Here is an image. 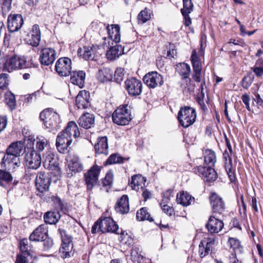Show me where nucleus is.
I'll use <instances>...</instances> for the list:
<instances>
[{
	"mask_svg": "<svg viewBox=\"0 0 263 263\" xmlns=\"http://www.w3.org/2000/svg\"><path fill=\"white\" fill-rule=\"evenodd\" d=\"M100 229H101L102 233L110 232L116 234H120L119 239L120 241L125 244L130 243L132 238L124 231H121V233L118 232L119 230L118 226L114 220L110 217H105L101 219V224Z\"/></svg>",
	"mask_w": 263,
	"mask_h": 263,
	"instance_id": "obj_1",
	"label": "nucleus"
},
{
	"mask_svg": "<svg viewBox=\"0 0 263 263\" xmlns=\"http://www.w3.org/2000/svg\"><path fill=\"white\" fill-rule=\"evenodd\" d=\"M112 120L114 123L119 125H126L132 120L130 106L127 104L120 106L113 112Z\"/></svg>",
	"mask_w": 263,
	"mask_h": 263,
	"instance_id": "obj_2",
	"label": "nucleus"
},
{
	"mask_svg": "<svg viewBox=\"0 0 263 263\" xmlns=\"http://www.w3.org/2000/svg\"><path fill=\"white\" fill-rule=\"evenodd\" d=\"M45 223L41 224L29 236L30 241H45L48 238V226L49 223V211H47L44 216Z\"/></svg>",
	"mask_w": 263,
	"mask_h": 263,
	"instance_id": "obj_3",
	"label": "nucleus"
},
{
	"mask_svg": "<svg viewBox=\"0 0 263 263\" xmlns=\"http://www.w3.org/2000/svg\"><path fill=\"white\" fill-rule=\"evenodd\" d=\"M28 67L26 59L24 57L17 55L8 58L4 64V70L9 72Z\"/></svg>",
	"mask_w": 263,
	"mask_h": 263,
	"instance_id": "obj_4",
	"label": "nucleus"
},
{
	"mask_svg": "<svg viewBox=\"0 0 263 263\" xmlns=\"http://www.w3.org/2000/svg\"><path fill=\"white\" fill-rule=\"evenodd\" d=\"M196 118L195 110L188 106L181 108L178 114L179 123L184 128L192 125L195 122Z\"/></svg>",
	"mask_w": 263,
	"mask_h": 263,
	"instance_id": "obj_5",
	"label": "nucleus"
},
{
	"mask_svg": "<svg viewBox=\"0 0 263 263\" xmlns=\"http://www.w3.org/2000/svg\"><path fill=\"white\" fill-rule=\"evenodd\" d=\"M109 44L104 42L103 43L92 45V47L85 46L83 49H79L78 53L82 56L83 58L86 60H93L95 57L98 54H101V50L105 49V47H108Z\"/></svg>",
	"mask_w": 263,
	"mask_h": 263,
	"instance_id": "obj_6",
	"label": "nucleus"
},
{
	"mask_svg": "<svg viewBox=\"0 0 263 263\" xmlns=\"http://www.w3.org/2000/svg\"><path fill=\"white\" fill-rule=\"evenodd\" d=\"M62 243L60 248V253L63 258L70 257L73 249L72 238L64 230L59 229Z\"/></svg>",
	"mask_w": 263,
	"mask_h": 263,
	"instance_id": "obj_7",
	"label": "nucleus"
},
{
	"mask_svg": "<svg viewBox=\"0 0 263 263\" xmlns=\"http://www.w3.org/2000/svg\"><path fill=\"white\" fill-rule=\"evenodd\" d=\"M25 149L24 142L23 141H16L11 143L7 148L6 154L2 160V166L6 164V161L14 157L19 158L23 153Z\"/></svg>",
	"mask_w": 263,
	"mask_h": 263,
	"instance_id": "obj_8",
	"label": "nucleus"
},
{
	"mask_svg": "<svg viewBox=\"0 0 263 263\" xmlns=\"http://www.w3.org/2000/svg\"><path fill=\"white\" fill-rule=\"evenodd\" d=\"M124 88L129 96L136 97L142 93V83L141 80L130 77L125 81Z\"/></svg>",
	"mask_w": 263,
	"mask_h": 263,
	"instance_id": "obj_9",
	"label": "nucleus"
},
{
	"mask_svg": "<svg viewBox=\"0 0 263 263\" xmlns=\"http://www.w3.org/2000/svg\"><path fill=\"white\" fill-rule=\"evenodd\" d=\"M71 64L70 59L67 57L61 58L57 61L54 69L60 76L67 77L71 73Z\"/></svg>",
	"mask_w": 263,
	"mask_h": 263,
	"instance_id": "obj_10",
	"label": "nucleus"
},
{
	"mask_svg": "<svg viewBox=\"0 0 263 263\" xmlns=\"http://www.w3.org/2000/svg\"><path fill=\"white\" fill-rule=\"evenodd\" d=\"M100 167L97 165H93L84 174L85 184L88 190H91L97 184L99 174L100 173Z\"/></svg>",
	"mask_w": 263,
	"mask_h": 263,
	"instance_id": "obj_11",
	"label": "nucleus"
},
{
	"mask_svg": "<svg viewBox=\"0 0 263 263\" xmlns=\"http://www.w3.org/2000/svg\"><path fill=\"white\" fill-rule=\"evenodd\" d=\"M36 186L38 191L40 192V196L43 197L45 194L48 193L49 188V173L41 172L39 176L36 177Z\"/></svg>",
	"mask_w": 263,
	"mask_h": 263,
	"instance_id": "obj_12",
	"label": "nucleus"
},
{
	"mask_svg": "<svg viewBox=\"0 0 263 263\" xmlns=\"http://www.w3.org/2000/svg\"><path fill=\"white\" fill-rule=\"evenodd\" d=\"M193 172L204 178L206 181L212 182L217 178V174L211 166H197L193 168Z\"/></svg>",
	"mask_w": 263,
	"mask_h": 263,
	"instance_id": "obj_13",
	"label": "nucleus"
},
{
	"mask_svg": "<svg viewBox=\"0 0 263 263\" xmlns=\"http://www.w3.org/2000/svg\"><path fill=\"white\" fill-rule=\"evenodd\" d=\"M193 172L204 178L206 181L212 182L217 178V174L211 166H197L193 168Z\"/></svg>",
	"mask_w": 263,
	"mask_h": 263,
	"instance_id": "obj_14",
	"label": "nucleus"
},
{
	"mask_svg": "<svg viewBox=\"0 0 263 263\" xmlns=\"http://www.w3.org/2000/svg\"><path fill=\"white\" fill-rule=\"evenodd\" d=\"M144 82L151 88L160 86L164 83L162 76L156 71H152L146 74L143 79Z\"/></svg>",
	"mask_w": 263,
	"mask_h": 263,
	"instance_id": "obj_15",
	"label": "nucleus"
},
{
	"mask_svg": "<svg viewBox=\"0 0 263 263\" xmlns=\"http://www.w3.org/2000/svg\"><path fill=\"white\" fill-rule=\"evenodd\" d=\"M25 160L27 166L32 170L37 169L42 162L40 154L34 149L31 150L25 155Z\"/></svg>",
	"mask_w": 263,
	"mask_h": 263,
	"instance_id": "obj_16",
	"label": "nucleus"
},
{
	"mask_svg": "<svg viewBox=\"0 0 263 263\" xmlns=\"http://www.w3.org/2000/svg\"><path fill=\"white\" fill-rule=\"evenodd\" d=\"M24 20L21 14H10L7 20V26L11 32L17 31L23 26Z\"/></svg>",
	"mask_w": 263,
	"mask_h": 263,
	"instance_id": "obj_17",
	"label": "nucleus"
},
{
	"mask_svg": "<svg viewBox=\"0 0 263 263\" xmlns=\"http://www.w3.org/2000/svg\"><path fill=\"white\" fill-rule=\"evenodd\" d=\"M108 36V39L106 37H103V40L102 43L105 42L107 45L109 44V40H111L115 43H119L120 41V26L118 25H108L105 27Z\"/></svg>",
	"mask_w": 263,
	"mask_h": 263,
	"instance_id": "obj_18",
	"label": "nucleus"
},
{
	"mask_svg": "<svg viewBox=\"0 0 263 263\" xmlns=\"http://www.w3.org/2000/svg\"><path fill=\"white\" fill-rule=\"evenodd\" d=\"M25 40L28 45L33 47H37L41 41V32L39 25H34L31 30L25 38Z\"/></svg>",
	"mask_w": 263,
	"mask_h": 263,
	"instance_id": "obj_19",
	"label": "nucleus"
},
{
	"mask_svg": "<svg viewBox=\"0 0 263 263\" xmlns=\"http://www.w3.org/2000/svg\"><path fill=\"white\" fill-rule=\"evenodd\" d=\"M51 201L56 212H50V224H55L61 218L60 211L63 209L64 205L61 199L58 196H52Z\"/></svg>",
	"mask_w": 263,
	"mask_h": 263,
	"instance_id": "obj_20",
	"label": "nucleus"
},
{
	"mask_svg": "<svg viewBox=\"0 0 263 263\" xmlns=\"http://www.w3.org/2000/svg\"><path fill=\"white\" fill-rule=\"evenodd\" d=\"M72 141V138L68 135H66L64 132H61L57 136L56 140V146L58 151L62 153H64L67 149L69 146Z\"/></svg>",
	"mask_w": 263,
	"mask_h": 263,
	"instance_id": "obj_21",
	"label": "nucleus"
},
{
	"mask_svg": "<svg viewBox=\"0 0 263 263\" xmlns=\"http://www.w3.org/2000/svg\"><path fill=\"white\" fill-rule=\"evenodd\" d=\"M210 199L213 213L215 215L222 214L225 209V204L222 198L217 194L213 193Z\"/></svg>",
	"mask_w": 263,
	"mask_h": 263,
	"instance_id": "obj_22",
	"label": "nucleus"
},
{
	"mask_svg": "<svg viewBox=\"0 0 263 263\" xmlns=\"http://www.w3.org/2000/svg\"><path fill=\"white\" fill-rule=\"evenodd\" d=\"M223 226V221L218 219L216 215L211 216L206 224L208 231L211 233H218L222 229Z\"/></svg>",
	"mask_w": 263,
	"mask_h": 263,
	"instance_id": "obj_23",
	"label": "nucleus"
},
{
	"mask_svg": "<svg viewBox=\"0 0 263 263\" xmlns=\"http://www.w3.org/2000/svg\"><path fill=\"white\" fill-rule=\"evenodd\" d=\"M89 93L84 90L80 91L76 99V105L80 109H85L89 105Z\"/></svg>",
	"mask_w": 263,
	"mask_h": 263,
	"instance_id": "obj_24",
	"label": "nucleus"
},
{
	"mask_svg": "<svg viewBox=\"0 0 263 263\" xmlns=\"http://www.w3.org/2000/svg\"><path fill=\"white\" fill-rule=\"evenodd\" d=\"M215 239L213 238H208L207 240H202L199 245V253L201 258L207 255L214 245Z\"/></svg>",
	"mask_w": 263,
	"mask_h": 263,
	"instance_id": "obj_25",
	"label": "nucleus"
},
{
	"mask_svg": "<svg viewBox=\"0 0 263 263\" xmlns=\"http://www.w3.org/2000/svg\"><path fill=\"white\" fill-rule=\"evenodd\" d=\"M69 75H70V81L72 83L79 86L80 88L84 86L86 76L84 71H71Z\"/></svg>",
	"mask_w": 263,
	"mask_h": 263,
	"instance_id": "obj_26",
	"label": "nucleus"
},
{
	"mask_svg": "<svg viewBox=\"0 0 263 263\" xmlns=\"http://www.w3.org/2000/svg\"><path fill=\"white\" fill-rule=\"evenodd\" d=\"M116 211L120 214H127L129 211L128 197L126 195H123L117 201L115 205Z\"/></svg>",
	"mask_w": 263,
	"mask_h": 263,
	"instance_id": "obj_27",
	"label": "nucleus"
},
{
	"mask_svg": "<svg viewBox=\"0 0 263 263\" xmlns=\"http://www.w3.org/2000/svg\"><path fill=\"white\" fill-rule=\"evenodd\" d=\"M95 151L97 153L100 154H108V146L107 138L106 136L99 138L98 142L95 146Z\"/></svg>",
	"mask_w": 263,
	"mask_h": 263,
	"instance_id": "obj_28",
	"label": "nucleus"
},
{
	"mask_svg": "<svg viewBox=\"0 0 263 263\" xmlns=\"http://www.w3.org/2000/svg\"><path fill=\"white\" fill-rule=\"evenodd\" d=\"M78 123L81 127L87 129L90 128L95 123V117L92 114L86 112L79 119Z\"/></svg>",
	"mask_w": 263,
	"mask_h": 263,
	"instance_id": "obj_29",
	"label": "nucleus"
},
{
	"mask_svg": "<svg viewBox=\"0 0 263 263\" xmlns=\"http://www.w3.org/2000/svg\"><path fill=\"white\" fill-rule=\"evenodd\" d=\"M68 167L69 171L76 173L83 170V165L80 162L79 158L77 156H73L69 158Z\"/></svg>",
	"mask_w": 263,
	"mask_h": 263,
	"instance_id": "obj_30",
	"label": "nucleus"
},
{
	"mask_svg": "<svg viewBox=\"0 0 263 263\" xmlns=\"http://www.w3.org/2000/svg\"><path fill=\"white\" fill-rule=\"evenodd\" d=\"M124 53V48L120 45H116L111 47L106 53L108 59L115 60Z\"/></svg>",
	"mask_w": 263,
	"mask_h": 263,
	"instance_id": "obj_31",
	"label": "nucleus"
},
{
	"mask_svg": "<svg viewBox=\"0 0 263 263\" xmlns=\"http://www.w3.org/2000/svg\"><path fill=\"white\" fill-rule=\"evenodd\" d=\"M63 132L66 133L67 136L68 135L69 137H71V138H72V137L77 138L79 137L80 135L79 127L74 121L69 122Z\"/></svg>",
	"mask_w": 263,
	"mask_h": 263,
	"instance_id": "obj_32",
	"label": "nucleus"
},
{
	"mask_svg": "<svg viewBox=\"0 0 263 263\" xmlns=\"http://www.w3.org/2000/svg\"><path fill=\"white\" fill-rule=\"evenodd\" d=\"M176 200L178 203L183 206H188L194 201V198L187 192L183 191L179 194H177Z\"/></svg>",
	"mask_w": 263,
	"mask_h": 263,
	"instance_id": "obj_33",
	"label": "nucleus"
},
{
	"mask_svg": "<svg viewBox=\"0 0 263 263\" xmlns=\"http://www.w3.org/2000/svg\"><path fill=\"white\" fill-rule=\"evenodd\" d=\"M97 77L102 83L108 82L112 79V72L109 68H103L99 70Z\"/></svg>",
	"mask_w": 263,
	"mask_h": 263,
	"instance_id": "obj_34",
	"label": "nucleus"
},
{
	"mask_svg": "<svg viewBox=\"0 0 263 263\" xmlns=\"http://www.w3.org/2000/svg\"><path fill=\"white\" fill-rule=\"evenodd\" d=\"M176 70L182 79H187L191 72L190 66L184 63H179L176 65Z\"/></svg>",
	"mask_w": 263,
	"mask_h": 263,
	"instance_id": "obj_35",
	"label": "nucleus"
},
{
	"mask_svg": "<svg viewBox=\"0 0 263 263\" xmlns=\"http://www.w3.org/2000/svg\"><path fill=\"white\" fill-rule=\"evenodd\" d=\"M204 162L209 166H213L216 162L215 153L209 149H205L203 152Z\"/></svg>",
	"mask_w": 263,
	"mask_h": 263,
	"instance_id": "obj_36",
	"label": "nucleus"
},
{
	"mask_svg": "<svg viewBox=\"0 0 263 263\" xmlns=\"http://www.w3.org/2000/svg\"><path fill=\"white\" fill-rule=\"evenodd\" d=\"M6 163H8L9 165V170L13 173L17 172L23 168L19 158L14 157V158H10L9 160H6Z\"/></svg>",
	"mask_w": 263,
	"mask_h": 263,
	"instance_id": "obj_37",
	"label": "nucleus"
},
{
	"mask_svg": "<svg viewBox=\"0 0 263 263\" xmlns=\"http://www.w3.org/2000/svg\"><path fill=\"white\" fill-rule=\"evenodd\" d=\"M146 180L141 175H135L132 177L131 180L129 181V185L133 190H138L141 186L143 189L142 183L145 182Z\"/></svg>",
	"mask_w": 263,
	"mask_h": 263,
	"instance_id": "obj_38",
	"label": "nucleus"
},
{
	"mask_svg": "<svg viewBox=\"0 0 263 263\" xmlns=\"http://www.w3.org/2000/svg\"><path fill=\"white\" fill-rule=\"evenodd\" d=\"M50 125L53 128H59V124L61 123L60 115L57 110L53 108H50Z\"/></svg>",
	"mask_w": 263,
	"mask_h": 263,
	"instance_id": "obj_39",
	"label": "nucleus"
},
{
	"mask_svg": "<svg viewBox=\"0 0 263 263\" xmlns=\"http://www.w3.org/2000/svg\"><path fill=\"white\" fill-rule=\"evenodd\" d=\"M32 247L29 245V240L27 238L22 239L20 242V250L22 253L27 256L32 258V255L31 254Z\"/></svg>",
	"mask_w": 263,
	"mask_h": 263,
	"instance_id": "obj_40",
	"label": "nucleus"
},
{
	"mask_svg": "<svg viewBox=\"0 0 263 263\" xmlns=\"http://www.w3.org/2000/svg\"><path fill=\"white\" fill-rule=\"evenodd\" d=\"M61 177V171L58 165L54 163L50 165V183L51 182L57 183V181L60 180Z\"/></svg>",
	"mask_w": 263,
	"mask_h": 263,
	"instance_id": "obj_41",
	"label": "nucleus"
},
{
	"mask_svg": "<svg viewBox=\"0 0 263 263\" xmlns=\"http://www.w3.org/2000/svg\"><path fill=\"white\" fill-rule=\"evenodd\" d=\"M126 160V158L122 157L119 154H111L104 162L105 165H110L116 163H122Z\"/></svg>",
	"mask_w": 263,
	"mask_h": 263,
	"instance_id": "obj_42",
	"label": "nucleus"
},
{
	"mask_svg": "<svg viewBox=\"0 0 263 263\" xmlns=\"http://www.w3.org/2000/svg\"><path fill=\"white\" fill-rule=\"evenodd\" d=\"M131 259L134 262H141L143 259V256L141 254V252L138 247H133L130 252Z\"/></svg>",
	"mask_w": 263,
	"mask_h": 263,
	"instance_id": "obj_43",
	"label": "nucleus"
},
{
	"mask_svg": "<svg viewBox=\"0 0 263 263\" xmlns=\"http://www.w3.org/2000/svg\"><path fill=\"white\" fill-rule=\"evenodd\" d=\"M137 219L139 221L147 220L149 221H153V219L151 217V215L147 212L145 208H142L138 210L136 215Z\"/></svg>",
	"mask_w": 263,
	"mask_h": 263,
	"instance_id": "obj_44",
	"label": "nucleus"
},
{
	"mask_svg": "<svg viewBox=\"0 0 263 263\" xmlns=\"http://www.w3.org/2000/svg\"><path fill=\"white\" fill-rule=\"evenodd\" d=\"M2 165V163L1 164ZM2 169H0V180L5 181L7 183L11 182L13 180V177L11 173L6 171V164L1 166Z\"/></svg>",
	"mask_w": 263,
	"mask_h": 263,
	"instance_id": "obj_45",
	"label": "nucleus"
},
{
	"mask_svg": "<svg viewBox=\"0 0 263 263\" xmlns=\"http://www.w3.org/2000/svg\"><path fill=\"white\" fill-rule=\"evenodd\" d=\"M39 60L42 65H49V48H44L41 51Z\"/></svg>",
	"mask_w": 263,
	"mask_h": 263,
	"instance_id": "obj_46",
	"label": "nucleus"
},
{
	"mask_svg": "<svg viewBox=\"0 0 263 263\" xmlns=\"http://www.w3.org/2000/svg\"><path fill=\"white\" fill-rule=\"evenodd\" d=\"M151 18V14L147 9L141 11L138 15V21L139 24H144Z\"/></svg>",
	"mask_w": 263,
	"mask_h": 263,
	"instance_id": "obj_47",
	"label": "nucleus"
},
{
	"mask_svg": "<svg viewBox=\"0 0 263 263\" xmlns=\"http://www.w3.org/2000/svg\"><path fill=\"white\" fill-rule=\"evenodd\" d=\"M124 77V69L123 68L119 67L115 71L114 80L118 83H120Z\"/></svg>",
	"mask_w": 263,
	"mask_h": 263,
	"instance_id": "obj_48",
	"label": "nucleus"
},
{
	"mask_svg": "<svg viewBox=\"0 0 263 263\" xmlns=\"http://www.w3.org/2000/svg\"><path fill=\"white\" fill-rule=\"evenodd\" d=\"M183 7L181 9V13H190L193 8L191 0H183Z\"/></svg>",
	"mask_w": 263,
	"mask_h": 263,
	"instance_id": "obj_49",
	"label": "nucleus"
},
{
	"mask_svg": "<svg viewBox=\"0 0 263 263\" xmlns=\"http://www.w3.org/2000/svg\"><path fill=\"white\" fill-rule=\"evenodd\" d=\"M114 179V174L111 171H108L105 177L102 179V182L104 186H110L112 184Z\"/></svg>",
	"mask_w": 263,
	"mask_h": 263,
	"instance_id": "obj_50",
	"label": "nucleus"
},
{
	"mask_svg": "<svg viewBox=\"0 0 263 263\" xmlns=\"http://www.w3.org/2000/svg\"><path fill=\"white\" fill-rule=\"evenodd\" d=\"M49 116V108H47L44 109L40 115V118L41 121L43 122V124L46 128H48L47 120H46L48 117Z\"/></svg>",
	"mask_w": 263,
	"mask_h": 263,
	"instance_id": "obj_51",
	"label": "nucleus"
},
{
	"mask_svg": "<svg viewBox=\"0 0 263 263\" xmlns=\"http://www.w3.org/2000/svg\"><path fill=\"white\" fill-rule=\"evenodd\" d=\"M8 76L7 73L0 74V88L4 89L7 87L9 84Z\"/></svg>",
	"mask_w": 263,
	"mask_h": 263,
	"instance_id": "obj_52",
	"label": "nucleus"
},
{
	"mask_svg": "<svg viewBox=\"0 0 263 263\" xmlns=\"http://www.w3.org/2000/svg\"><path fill=\"white\" fill-rule=\"evenodd\" d=\"M6 103L11 108L15 106V98L14 96L11 93L7 94L6 97Z\"/></svg>",
	"mask_w": 263,
	"mask_h": 263,
	"instance_id": "obj_53",
	"label": "nucleus"
},
{
	"mask_svg": "<svg viewBox=\"0 0 263 263\" xmlns=\"http://www.w3.org/2000/svg\"><path fill=\"white\" fill-rule=\"evenodd\" d=\"M253 82V78L250 76L245 77L241 82L242 86L246 89L248 88Z\"/></svg>",
	"mask_w": 263,
	"mask_h": 263,
	"instance_id": "obj_54",
	"label": "nucleus"
},
{
	"mask_svg": "<svg viewBox=\"0 0 263 263\" xmlns=\"http://www.w3.org/2000/svg\"><path fill=\"white\" fill-rule=\"evenodd\" d=\"M27 255H25L23 253L17 254L15 260V263H29V260Z\"/></svg>",
	"mask_w": 263,
	"mask_h": 263,
	"instance_id": "obj_55",
	"label": "nucleus"
},
{
	"mask_svg": "<svg viewBox=\"0 0 263 263\" xmlns=\"http://www.w3.org/2000/svg\"><path fill=\"white\" fill-rule=\"evenodd\" d=\"M229 243L231 248H232L234 250L239 249L240 241L238 239L234 238H230Z\"/></svg>",
	"mask_w": 263,
	"mask_h": 263,
	"instance_id": "obj_56",
	"label": "nucleus"
},
{
	"mask_svg": "<svg viewBox=\"0 0 263 263\" xmlns=\"http://www.w3.org/2000/svg\"><path fill=\"white\" fill-rule=\"evenodd\" d=\"M8 124V118L6 116H0V133L4 130Z\"/></svg>",
	"mask_w": 263,
	"mask_h": 263,
	"instance_id": "obj_57",
	"label": "nucleus"
},
{
	"mask_svg": "<svg viewBox=\"0 0 263 263\" xmlns=\"http://www.w3.org/2000/svg\"><path fill=\"white\" fill-rule=\"evenodd\" d=\"M226 170L227 171V174L229 176L230 181L232 182H233L235 181V176L234 175V173L232 170V165H227L225 166Z\"/></svg>",
	"mask_w": 263,
	"mask_h": 263,
	"instance_id": "obj_58",
	"label": "nucleus"
},
{
	"mask_svg": "<svg viewBox=\"0 0 263 263\" xmlns=\"http://www.w3.org/2000/svg\"><path fill=\"white\" fill-rule=\"evenodd\" d=\"M11 0H0V7L3 10H8L11 7Z\"/></svg>",
	"mask_w": 263,
	"mask_h": 263,
	"instance_id": "obj_59",
	"label": "nucleus"
},
{
	"mask_svg": "<svg viewBox=\"0 0 263 263\" xmlns=\"http://www.w3.org/2000/svg\"><path fill=\"white\" fill-rule=\"evenodd\" d=\"M232 154H230V153L228 152L227 151H225L224 152L223 154V157L225 159V166L227 165H232V158L231 155Z\"/></svg>",
	"mask_w": 263,
	"mask_h": 263,
	"instance_id": "obj_60",
	"label": "nucleus"
},
{
	"mask_svg": "<svg viewBox=\"0 0 263 263\" xmlns=\"http://www.w3.org/2000/svg\"><path fill=\"white\" fill-rule=\"evenodd\" d=\"M100 224H101V219H99L92 226V228H91V233L93 234H95L99 232H101V229L99 228Z\"/></svg>",
	"mask_w": 263,
	"mask_h": 263,
	"instance_id": "obj_61",
	"label": "nucleus"
},
{
	"mask_svg": "<svg viewBox=\"0 0 263 263\" xmlns=\"http://www.w3.org/2000/svg\"><path fill=\"white\" fill-rule=\"evenodd\" d=\"M163 211L169 216H171L174 213V209L172 207L168 206L167 204H164L161 206Z\"/></svg>",
	"mask_w": 263,
	"mask_h": 263,
	"instance_id": "obj_62",
	"label": "nucleus"
},
{
	"mask_svg": "<svg viewBox=\"0 0 263 263\" xmlns=\"http://www.w3.org/2000/svg\"><path fill=\"white\" fill-rule=\"evenodd\" d=\"M241 100H242V102H243V103L246 105L247 109L248 110H250V104H249L250 98L249 96L247 93L241 96Z\"/></svg>",
	"mask_w": 263,
	"mask_h": 263,
	"instance_id": "obj_63",
	"label": "nucleus"
},
{
	"mask_svg": "<svg viewBox=\"0 0 263 263\" xmlns=\"http://www.w3.org/2000/svg\"><path fill=\"white\" fill-rule=\"evenodd\" d=\"M252 69L257 77H261L263 75V66L260 67L255 66L252 68Z\"/></svg>",
	"mask_w": 263,
	"mask_h": 263,
	"instance_id": "obj_64",
	"label": "nucleus"
}]
</instances>
